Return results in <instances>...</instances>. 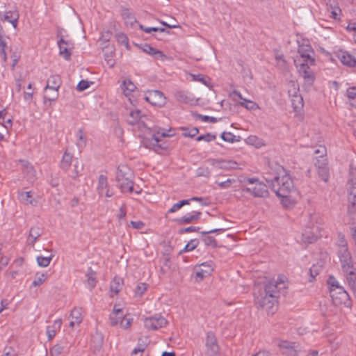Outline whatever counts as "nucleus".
I'll list each match as a JSON object with an SVG mask.
<instances>
[{"label": "nucleus", "mask_w": 356, "mask_h": 356, "mask_svg": "<svg viewBox=\"0 0 356 356\" xmlns=\"http://www.w3.org/2000/svg\"><path fill=\"white\" fill-rule=\"evenodd\" d=\"M294 64L299 75L303 79L304 84L311 86L316 79L315 73L312 69L316 65L314 58L296 56Z\"/></svg>", "instance_id": "f257e3e1"}, {"label": "nucleus", "mask_w": 356, "mask_h": 356, "mask_svg": "<svg viewBox=\"0 0 356 356\" xmlns=\"http://www.w3.org/2000/svg\"><path fill=\"white\" fill-rule=\"evenodd\" d=\"M337 257L339 259L341 270L343 275L356 270V263L354 262L349 250L348 243L342 234L339 235Z\"/></svg>", "instance_id": "f03ea898"}, {"label": "nucleus", "mask_w": 356, "mask_h": 356, "mask_svg": "<svg viewBox=\"0 0 356 356\" xmlns=\"http://www.w3.org/2000/svg\"><path fill=\"white\" fill-rule=\"evenodd\" d=\"M327 284L333 302L335 305H348L350 301L349 295L334 276L329 277Z\"/></svg>", "instance_id": "7ed1b4c3"}, {"label": "nucleus", "mask_w": 356, "mask_h": 356, "mask_svg": "<svg viewBox=\"0 0 356 356\" xmlns=\"http://www.w3.org/2000/svg\"><path fill=\"white\" fill-rule=\"evenodd\" d=\"M116 180L122 193L134 191L133 173L126 165H120L117 170Z\"/></svg>", "instance_id": "20e7f679"}, {"label": "nucleus", "mask_w": 356, "mask_h": 356, "mask_svg": "<svg viewBox=\"0 0 356 356\" xmlns=\"http://www.w3.org/2000/svg\"><path fill=\"white\" fill-rule=\"evenodd\" d=\"M293 188V181L288 175L276 177L272 181V189L279 197L286 198Z\"/></svg>", "instance_id": "39448f33"}, {"label": "nucleus", "mask_w": 356, "mask_h": 356, "mask_svg": "<svg viewBox=\"0 0 356 356\" xmlns=\"http://www.w3.org/2000/svg\"><path fill=\"white\" fill-rule=\"evenodd\" d=\"M171 131V129L159 128L152 134V137L149 142H145V146L152 149L155 152L159 153L161 150L166 148L165 143L163 142L161 138L172 136L174 133H170Z\"/></svg>", "instance_id": "423d86ee"}, {"label": "nucleus", "mask_w": 356, "mask_h": 356, "mask_svg": "<svg viewBox=\"0 0 356 356\" xmlns=\"http://www.w3.org/2000/svg\"><path fill=\"white\" fill-rule=\"evenodd\" d=\"M287 286L286 278L284 275H279L276 280H270L266 285L264 290L267 293L275 295L278 300L280 293L283 292Z\"/></svg>", "instance_id": "0eeeda50"}, {"label": "nucleus", "mask_w": 356, "mask_h": 356, "mask_svg": "<svg viewBox=\"0 0 356 356\" xmlns=\"http://www.w3.org/2000/svg\"><path fill=\"white\" fill-rule=\"evenodd\" d=\"M277 302V296L267 293L265 291L264 294L255 297L257 307L264 309L268 314L275 312L274 307Z\"/></svg>", "instance_id": "6e6552de"}, {"label": "nucleus", "mask_w": 356, "mask_h": 356, "mask_svg": "<svg viewBox=\"0 0 356 356\" xmlns=\"http://www.w3.org/2000/svg\"><path fill=\"white\" fill-rule=\"evenodd\" d=\"M309 222L307 225V228L311 230H305L302 234V240L305 243H312L316 241L318 237V227L315 225L314 221L316 219V215H309Z\"/></svg>", "instance_id": "1a4fd4ad"}, {"label": "nucleus", "mask_w": 356, "mask_h": 356, "mask_svg": "<svg viewBox=\"0 0 356 356\" xmlns=\"http://www.w3.org/2000/svg\"><path fill=\"white\" fill-rule=\"evenodd\" d=\"M61 78L58 74L51 75L47 81V85L44 88V91L50 90L53 91V96L48 97L49 102H54L58 97V90L61 86Z\"/></svg>", "instance_id": "9d476101"}, {"label": "nucleus", "mask_w": 356, "mask_h": 356, "mask_svg": "<svg viewBox=\"0 0 356 356\" xmlns=\"http://www.w3.org/2000/svg\"><path fill=\"white\" fill-rule=\"evenodd\" d=\"M145 99L153 106L163 107L166 104V97L164 94L157 90H147L145 92Z\"/></svg>", "instance_id": "9b49d317"}, {"label": "nucleus", "mask_w": 356, "mask_h": 356, "mask_svg": "<svg viewBox=\"0 0 356 356\" xmlns=\"http://www.w3.org/2000/svg\"><path fill=\"white\" fill-rule=\"evenodd\" d=\"M213 270V263L211 261H205L194 268L195 280L196 282L202 281L204 277L210 275Z\"/></svg>", "instance_id": "f8f14e48"}, {"label": "nucleus", "mask_w": 356, "mask_h": 356, "mask_svg": "<svg viewBox=\"0 0 356 356\" xmlns=\"http://www.w3.org/2000/svg\"><path fill=\"white\" fill-rule=\"evenodd\" d=\"M167 320L162 316L155 315L144 319V326L149 330H156L167 325Z\"/></svg>", "instance_id": "ddd939ff"}, {"label": "nucleus", "mask_w": 356, "mask_h": 356, "mask_svg": "<svg viewBox=\"0 0 356 356\" xmlns=\"http://www.w3.org/2000/svg\"><path fill=\"white\" fill-rule=\"evenodd\" d=\"M205 346L207 356H218L220 350L219 346L216 337L212 332H207Z\"/></svg>", "instance_id": "4468645a"}, {"label": "nucleus", "mask_w": 356, "mask_h": 356, "mask_svg": "<svg viewBox=\"0 0 356 356\" xmlns=\"http://www.w3.org/2000/svg\"><path fill=\"white\" fill-rule=\"evenodd\" d=\"M288 93L289 96L293 98L291 101L295 108H299L302 106L303 100L302 97L299 95V88L296 83L291 81L289 83Z\"/></svg>", "instance_id": "2eb2a0df"}, {"label": "nucleus", "mask_w": 356, "mask_h": 356, "mask_svg": "<svg viewBox=\"0 0 356 356\" xmlns=\"http://www.w3.org/2000/svg\"><path fill=\"white\" fill-rule=\"evenodd\" d=\"M58 46L60 55L66 60H70L72 55L71 49L73 48L72 42L70 40H66L61 38L58 41Z\"/></svg>", "instance_id": "dca6fc26"}, {"label": "nucleus", "mask_w": 356, "mask_h": 356, "mask_svg": "<svg viewBox=\"0 0 356 356\" xmlns=\"http://www.w3.org/2000/svg\"><path fill=\"white\" fill-rule=\"evenodd\" d=\"M243 192L250 193L254 197H263L268 195L267 186L262 182L257 183L252 187H244L243 188Z\"/></svg>", "instance_id": "f3484780"}, {"label": "nucleus", "mask_w": 356, "mask_h": 356, "mask_svg": "<svg viewBox=\"0 0 356 356\" xmlns=\"http://www.w3.org/2000/svg\"><path fill=\"white\" fill-rule=\"evenodd\" d=\"M231 96L234 100H236V98L241 100L239 102L240 105L248 110H255L258 108V105L254 102L243 98L241 92L237 90H234Z\"/></svg>", "instance_id": "a211bd4d"}, {"label": "nucleus", "mask_w": 356, "mask_h": 356, "mask_svg": "<svg viewBox=\"0 0 356 356\" xmlns=\"http://www.w3.org/2000/svg\"><path fill=\"white\" fill-rule=\"evenodd\" d=\"M225 231L223 228L213 229L209 231L202 232L201 234L204 235L202 238V241L205 245L211 246V248L217 247L216 240L213 236H207L208 234L218 233Z\"/></svg>", "instance_id": "6ab92c4d"}, {"label": "nucleus", "mask_w": 356, "mask_h": 356, "mask_svg": "<svg viewBox=\"0 0 356 356\" xmlns=\"http://www.w3.org/2000/svg\"><path fill=\"white\" fill-rule=\"evenodd\" d=\"M305 56L314 58V51L308 42H304L299 44L298 49V55L296 56Z\"/></svg>", "instance_id": "aec40b11"}, {"label": "nucleus", "mask_w": 356, "mask_h": 356, "mask_svg": "<svg viewBox=\"0 0 356 356\" xmlns=\"http://www.w3.org/2000/svg\"><path fill=\"white\" fill-rule=\"evenodd\" d=\"M69 318L70 327H74L76 325H79L83 320L81 308H74L72 309Z\"/></svg>", "instance_id": "412c9836"}, {"label": "nucleus", "mask_w": 356, "mask_h": 356, "mask_svg": "<svg viewBox=\"0 0 356 356\" xmlns=\"http://www.w3.org/2000/svg\"><path fill=\"white\" fill-rule=\"evenodd\" d=\"M338 58L340 61L349 67H356V59L346 51H340L338 54Z\"/></svg>", "instance_id": "4be33fe9"}, {"label": "nucleus", "mask_w": 356, "mask_h": 356, "mask_svg": "<svg viewBox=\"0 0 356 356\" xmlns=\"http://www.w3.org/2000/svg\"><path fill=\"white\" fill-rule=\"evenodd\" d=\"M122 309H117L114 306L113 312L109 315V322L111 326H116L120 324L121 319L124 316Z\"/></svg>", "instance_id": "5701e85b"}, {"label": "nucleus", "mask_w": 356, "mask_h": 356, "mask_svg": "<svg viewBox=\"0 0 356 356\" xmlns=\"http://www.w3.org/2000/svg\"><path fill=\"white\" fill-rule=\"evenodd\" d=\"M18 199L19 200L26 205H36L37 202L33 197V193L31 191H20L18 193Z\"/></svg>", "instance_id": "b1692460"}, {"label": "nucleus", "mask_w": 356, "mask_h": 356, "mask_svg": "<svg viewBox=\"0 0 356 356\" xmlns=\"http://www.w3.org/2000/svg\"><path fill=\"white\" fill-rule=\"evenodd\" d=\"M202 213L200 211H193L191 213H186L178 220L179 224H188L197 221L200 219Z\"/></svg>", "instance_id": "393cba45"}, {"label": "nucleus", "mask_w": 356, "mask_h": 356, "mask_svg": "<svg viewBox=\"0 0 356 356\" xmlns=\"http://www.w3.org/2000/svg\"><path fill=\"white\" fill-rule=\"evenodd\" d=\"M62 325V320L60 318L56 319L54 321L53 325L47 327L46 334L48 340L51 341L56 336L57 332L60 330Z\"/></svg>", "instance_id": "a878e982"}, {"label": "nucleus", "mask_w": 356, "mask_h": 356, "mask_svg": "<svg viewBox=\"0 0 356 356\" xmlns=\"http://www.w3.org/2000/svg\"><path fill=\"white\" fill-rule=\"evenodd\" d=\"M42 234V229L38 226L31 227L28 237V243L31 245H34L37 239Z\"/></svg>", "instance_id": "bb28decb"}, {"label": "nucleus", "mask_w": 356, "mask_h": 356, "mask_svg": "<svg viewBox=\"0 0 356 356\" xmlns=\"http://www.w3.org/2000/svg\"><path fill=\"white\" fill-rule=\"evenodd\" d=\"M86 285L90 291H92L96 286L97 284V275L96 273L92 270L91 268L88 269L86 274Z\"/></svg>", "instance_id": "cd10ccee"}, {"label": "nucleus", "mask_w": 356, "mask_h": 356, "mask_svg": "<svg viewBox=\"0 0 356 356\" xmlns=\"http://www.w3.org/2000/svg\"><path fill=\"white\" fill-rule=\"evenodd\" d=\"M121 90L126 97H129L136 89V85L130 79H124L120 85Z\"/></svg>", "instance_id": "c85d7f7f"}, {"label": "nucleus", "mask_w": 356, "mask_h": 356, "mask_svg": "<svg viewBox=\"0 0 356 356\" xmlns=\"http://www.w3.org/2000/svg\"><path fill=\"white\" fill-rule=\"evenodd\" d=\"M141 49L144 52H145L151 56H154L157 59H163V57H165V55L163 54V53L162 51L154 49V47H152L151 45H149L148 44H144L142 46Z\"/></svg>", "instance_id": "c756f323"}, {"label": "nucleus", "mask_w": 356, "mask_h": 356, "mask_svg": "<svg viewBox=\"0 0 356 356\" xmlns=\"http://www.w3.org/2000/svg\"><path fill=\"white\" fill-rule=\"evenodd\" d=\"M141 118V111L138 109H135L129 112L127 117V121L129 124L134 125L140 120Z\"/></svg>", "instance_id": "7c9ffc66"}, {"label": "nucleus", "mask_w": 356, "mask_h": 356, "mask_svg": "<svg viewBox=\"0 0 356 356\" xmlns=\"http://www.w3.org/2000/svg\"><path fill=\"white\" fill-rule=\"evenodd\" d=\"M346 281L353 292H356V270L344 275Z\"/></svg>", "instance_id": "2f4dec72"}, {"label": "nucleus", "mask_w": 356, "mask_h": 356, "mask_svg": "<svg viewBox=\"0 0 356 356\" xmlns=\"http://www.w3.org/2000/svg\"><path fill=\"white\" fill-rule=\"evenodd\" d=\"M4 19L7 22H10L14 28H16L17 26L19 14L17 11L6 12Z\"/></svg>", "instance_id": "473e14b6"}, {"label": "nucleus", "mask_w": 356, "mask_h": 356, "mask_svg": "<svg viewBox=\"0 0 356 356\" xmlns=\"http://www.w3.org/2000/svg\"><path fill=\"white\" fill-rule=\"evenodd\" d=\"M72 159L73 155L67 151L65 152L60 162L61 168L67 171L71 166Z\"/></svg>", "instance_id": "72a5a7b5"}, {"label": "nucleus", "mask_w": 356, "mask_h": 356, "mask_svg": "<svg viewBox=\"0 0 356 356\" xmlns=\"http://www.w3.org/2000/svg\"><path fill=\"white\" fill-rule=\"evenodd\" d=\"M123 281L121 278L115 277L110 284V290L115 294L118 293L122 289Z\"/></svg>", "instance_id": "f704fd0d"}, {"label": "nucleus", "mask_w": 356, "mask_h": 356, "mask_svg": "<svg viewBox=\"0 0 356 356\" xmlns=\"http://www.w3.org/2000/svg\"><path fill=\"white\" fill-rule=\"evenodd\" d=\"M122 17L124 19L127 24L131 26L136 22V19L132 13L127 8H124L122 11Z\"/></svg>", "instance_id": "c9c22d12"}, {"label": "nucleus", "mask_w": 356, "mask_h": 356, "mask_svg": "<svg viewBox=\"0 0 356 356\" xmlns=\"http://www.w3.org/2000/svg\"><path fill=\"white\" fill-rule=\"evenodd\" d=\"M107 188L108 182L106 177L103 175H99L97 187L99 194L103 195Z\"/></svg>", "instance_id": "e433bc0d"}, {"label": "nucleus", "mask_w": 356, "mask_h": 356, "mask_svg": "<svg viewBox=\"0 0 356 356\" xmlns=\"http://www.w3.org/2000/svg\"><path fill=\"white\" fill-rule=\"evenodd\" d=\"M334 0H328L327 5L330 6L332 17L334 19H339L341 10L339 7L334 5Z\"/></svg>", "instance_id": "4c0bfd02"}, {"label": "nucleus", "mask_w": 356, "mask_h": 356, "mask_svg": "<svg viewBox=\"0 0 356 356\" xmlns=\"http://www.w3.org/2000/svg\"><path fill=\"white\" fill-rule=\"evenodd\" d=\"M7 114L8 113L6 110L0 111V124L8 130L12 127V120L10 118H6Z\"/></svg>", "instance_id": "58836bf2"}, {"label": "nucleus", "mask_w": 356, "mask_h": 356, "mask_svg": "<svg viewBox=\"0 0 356 356\" xmlns=\"http://www.w3.org/2000/svg\"><path fill=\"white\" fill-rule=\"evenodd\" d=\"M47 273H37L35 280L32 282V286H39L42 284L47 279Z\"/></svg>", "instance_id": "ea45409f"}, {"label": "nucleus", "mask_w": 356, "mask_h": 356, "mask_svg": "<svg viewBox=\"0 0 356 356\" xmlns=\"http://www.w3.org/2000/svg\"><path fill=\"white\" fill-rule=\"evenodd\" d=\"M134 321V318L128 315L123 316L119 324L120 327L124 330L130 328Z\"/></svg>", "instance_id": "a19ab883"}, {"label": "nucleus", "mask_w": 356, "mask_h": 356, "mask_svg": "<svg viewBox=\"0 0 356 356\" xmlns=\"http://www.w3.org/2000/svg\"><path fill=\"white\" fill-rule=\"evenodd\" d=\"M115 38L118 43L124 45L127 49H129V39L126 34L119 32L115 35Z\"/></svg>", "instance_id": "79ce46f5"}, {"label": "nucleus", "mask_w": 356, "mask_h": 356, "mask_svg": "<svg viewBox=\"0 0 356 356\" xmlns=\"http://www.w3.org/2000/svg\"><path fill=\"white\" fill-rule=\"evenodd\" d=\"M317 173L319 177L325 183H327L329 181L330 172L328 166L318 169Z\"/></svg>", "instance_id": "37998d69"}, {"label": "nucleus", "mask_w": 356, "mask_h": 356, "mask_svg": "<svg viewBox=\"0 0 356 356\" xmlns=\"http://www.w3.org/2000/svg\"><path fill=\"white\" fill-rule=\"evenodd\" d=\"M238 166V163L235 161H220V168L225 170L236 169Z\"/></svg>", "instance_id": "c03bdc74"}, {"label": "nucleus", "mask_w": 356, "mask_h": 356, "mask_svg": "<svg viewBox=\"0 0 356 356\" xmlns=\"http://www.w3.org/2000/svg\"><path fill=\"white\" fill-rule=\"evenodd\" d=\"M177 100L181 103L188 104L192 101V99L188 96L184 91H178L175 94Z\"/></svg>", "instance_id": "a18cd8bd"}, {"label": "nucleus", "mask_w": 356, "mask_h": 356, "mask_svg": "<svg viewBox=\"0 0 356 356\" xmlns=\"http://www.w3.org/2000/svg\"><path fill=\"white\" fill-rule=\"evenodd\" d=\"M76 136H77V142H76L77 147L79 149L84 147L86 145V138H85V136L83 135V131L82 129H79L77 131Z\"/></svg>", "instance_id": "49530a36"}, {"label": "nucleus", "mask_w": 356, "mask_h": 356, "mask_svg": "<svg viewBox=\"0 0 356 356\" xmlns=\"http://www.w3.org/2000/svg\"><path fill=\"white\" fill-rule=\"evenodd\" d=\"M53 256L51 255L49 257H44V256H38L37 257V262L38 266L41 267H47L49 265Z\"/></svg>", "instance_id": "de8ad7c7"}, {"label": "nucleus", "mask_w": 356, "mask_h": 356, "mask_svg": "<svg viewBox=\"0 0 356 356\" xmlns=\"http://www.w3.org/2000/svg\"><path fill=\"white\" fill-rule=\"evenodd\" d=\"M314 165L317 170L320 169L321 168L327 167V159L326 155H321L318 158H317L314 162Z\"/></svg>", "instance_id": "09e8293b"}, {"label": "nucleus", "mask_w": 356, "mask_h": 356, "mask_svg": "<svg viewBox=\"0 0 356 356\" xmlns=\"http://www.w3.org/2000/svg\"><path fill=\"white\" fill-rule=\"evenodd\" d=\"M148 288V285L146 283L141 282L139 283L135 289V296L138 297H141L144 293L147 291Z\"/></svg>", "instance_id": "8fccbe9b"}, {"label": "nucleus", "mask_w": 356, "mask_h": 356, "mask_svg": "<svg viewBox=\"0 0 356 356\" xmlns=\"http://www.w3.org/2000/svg\"><path fill=\"white\" fill-rule=\"evenodd\" d=\"M190 204V200H183L174 204L172 207L168 210V213H174L180 209L183 206Z\"/></svg>", "instance_id": "3c124183"}, {"label": "nucleus", "mask_w": 356, "mask_h": 356, "mask_svg": "<svg viewBox=\"0 0 356 356\" xmlns=\"http://www.w3.org/2000/svg\"><path fill=\"white\" fill-rule=\"evenodd\" d=\"M348 199L352 207L356 205V186H352L350 188Z\"/></svg>", "instance_id": "603ef678"}, {"label": "nucleus", "mask_w": 356, "mask_h": 356, "mask_svg": "<svg viewBox=\"0 0 356 356\" xmlns=\"http://www.w3.org/2000/svg\"><path fill=\"white\" fill-rule=\"evenodd\" d=\"M199 241L197 238L191 239L184 247L182 252H190L197 248Z\"/></svg>", "instance_id": "864d4df0"}, {"label": "nucleus", "mask_w": 356, "mask_h": 356, "mask_svg": "<svg viewBox=\"0 0 356 356\" xmlns=\"http://www.w3.org/2000/svg\"><path fill=\"white\" fill-rule=\"evenodd\" d=\"M139 28L140 30L143 31L144 32L147 33H150L152 31L154 32H167L168 33L169 31H167L164 28H159V27H145V26L140 24Z\"/></svg>", "instance_id": "5fc2aeb1"}, {"label": "nucleus", "mask_w": 356, "mask_h": 356, "mask_svg": "<svg viewBox=\"0 0 356 356\" xmlns=\"http://www.w3.org/2000/svg\"><path fill=\"white\" fill-rule=\"evenodd\" d=\"M221 138L225 141L229 143H234L237 141L236 139V136L232 134L231 132H222L221 134Z\"/></svg>", "instance_id": "6e6d98bb"}, {"label": "nucleus", "mask_w": 356, "mask_h": 356, "mask_svg": "<svg viewBox=\"0 0 356 356\" xmlns=\"http://www.w3.org/2000/svg\"><path fill=\"white\" fill-rule=\"evenodd\" d=\"M63 350L64 348L62 346L56 344L50 349L49 353L51 356H58Z\"/></svg>", "instance_id": "4d7b16f0"}, {"label": "nucleus", "mask_w": 356, "mask_h": 356, "mask_svg": "<svg viewBox=\"0 0 356 356\" xmlns=\"http://www.w3.org/2000/svg\"><path fill=\"white\" fill-rule=\"evenodd\" d=\"M236 182L234 179H227L226 181L216 182V184L222 189H226L231 187L232 184Z\"/></svg>", "instance_id": "13d9d810"}, {"label": "nucleus", "mask_w": 356, "mask_h": 356, "mask_svg": "<svg viewBox=\"0 0 356 356\" xmlns=\"http://www.w3.org/2000/svg\"><path fill=\"white\" fill-rule=\"evenodd\" d=\"M199 133V129L196 127H193L192 129H184L183 136L185 137H191L193 138L195 136Z\"/></svg>", "instance_id": "bf43d9fd"}, {"label": "nucleus", "mask_w": 356, "mask_h": 356, "mask_svg": "<svg viewBox=\"0 0 356 356\" xmlns=\"http://www.w3.org/2000/svg\"><path fill=\"white\" fill-rule=\"evenodd\" d=\"M309 282H312L315 277L318 275L319 273V268L318 266L313 265L309 270Z\"/></svg>", "instance_id": "052dcab7"}, {"label": "nucleus", "mask_w": 356, "mask_h": 356, "mask_svg": "<svg viewBox=\"0 0 356 356\" xmlns=\"http://www.w3.org/2000/svg\"><path fill=\"white\" fill-rule=\"evenodd\" d=\"M276 64L280 68H285L286 65V62L284 58L283 54H277L275 56Z\"/></svg>", "instance_id": "680f3d73"}, {"label": "nucleus", "mask_w": 356, "mask_h": 356, "mask_svg": "<svg viewBox=\"0 0 356 356\" xmlns=\"http://www.w3.org/2000/svg\"><path fill=\"white\" fill-rule=\"evenodd\" d=\"M216 137L215 135H213L211 134H203V135L198 136L196 138V140L197 141L204 140L206 142H211V141L214 140L216 139Z\"/></svg>", "instance_id": "e2e57ef3"}, {"label": "nucleus", "mask_w": 356, "mask_h": 356, "mask_svg": "<svg viewBox=\"0 0 356 356\" xmlns=\"http://www.w3.org/2000/svg\"><path fill=\"white\" fill-rule=\"evenodd\" d=\"M346 95L349 99H356V87L353 86L347 88Z\"/></svg>", "instance_id": "0e129e2a"}, {"label": "nucleus", "mask_w": 356, "mask_h": 356, "mask_svg": "<svg viewBox=\"0 0 356 356\" xmlns=\"http://www.w3.org/2000/svg\"><path fill=\"white\" fill-rule=\"evenodd\" d=\"M1 356H16V353L13 347L6 346L4 348Z\"/></svg>", "instance_id": "69168bd1"}, {"label": "nucleus", "mask_w": 356, "mask_h": 356, "mask_svg": "<svg viewBox=\"0 0 356 356\" xmlns=\"http://www.w3.org/2000/svg\"><path fill=\"white\" fill-rule=\"evenodd\" d=\"M89 86H90V85H89V83L88 81L81 80L77 84L76 89L79 91H83V90H86L87 88H88Z\"/></svg>", "instance_id": "338daca9"}, {"label": "nucleus", "mask_w": 356, "mask_h": 356, "mask_svg": "<svg viewBox=\"0 0 356 356\" xmlns=\"http://www.w3.org/2000/svg\"><path fill=\"white\" fill-rule=\"evenodd\" d=\"M112 36V33L110 31H104L102 33L100 40L104 42H108Z\"/></svg>", "instance_id": "774afa93"}]
</instances>
